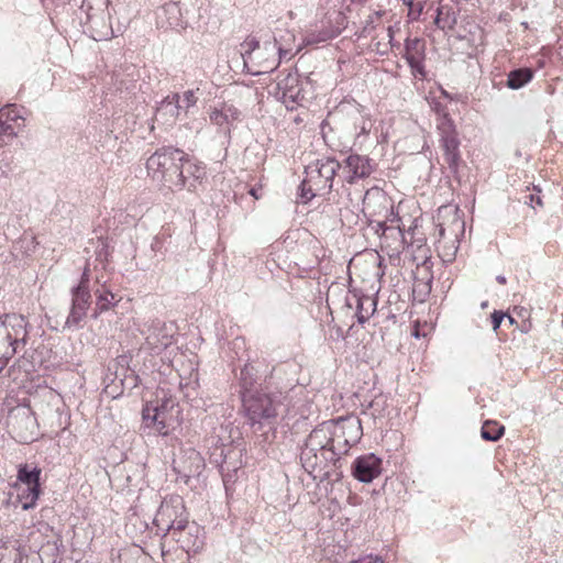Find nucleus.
I'll return each instance as SVG.
<instances>
[{
  "instance_id": "f257e3e1",
  "label": "nucleus",
  "mask_w": 563,
  "mask_h": 563,
  "mask_svg": "<svg viewBox=\"0 0 563 563\" xmlns=\"http://www.w3.org/2000/svg\"><path fill=\"white\" fill-rule=\"evenodd\" d=\"M146 169L153 180L162 183L172 190H181L187 185L185 173L189 177L188 191H196L206 178V167L189 158L183 150L174 146L157 148L146 161Z\"/></svg>"
},
{
  "instance_id": "f03ea898",
  "label": "nucleus",
  "mask_w": 563,
  "mask_h": 563,
  "mask_svg": "<svg viewBox=\"0 0 563 563\" xmlns=\"http://www.w3.org/2000/svg\"><path fill=\"white\" fill-rule=\"evenodd\" d=\"M245 416L254 431H262L264 426L272 427L282 405L280 395L271 394L264 389L255 393L243 394L242 398Z\"/></svg>"
},
{
  "instance_id": "7ed1b4c3",
  "label": "nucleus",
  "mask_w": 563,
  "mask_h": 563,
  "mask_svg": "<svg viewBox=\"0 0 563 563\" xmlns=\"http://www.w3.org/2000/svg\"><path fill=\"white\" fill-rule=\"evenodd\" d=\"M70 294V309L63 329L79 330L84 328V320L86 319L88 309L91 305L88 267L85 268L79 283L71 288Z\"/></svg>"
},
{
  "instance_id": "20e7f679",
  "label": "nucleus",
  "mask_w": 563,
  "mask_h": 563,
  "mask_svg": "<svg viewBox=\"0 0 563 563\" xmlns=\"http://www.w3.org/2000/svg\"><path fill=\"white\" fill-rule=\"evenodd\" d=\"M290 51L283 48L278 41H266L257 49L256 53L245 64L247 73L253 76L269 74L274 71L280 64L282 59L287 58Z\"/></svg>"
},
{
  "instance_id": "39448f33",
  "label": "nucleus",
  "mask_w": 563,
  "mask_h": 563,
  "mask_svg": "<svg viewBox=\"0 0 563 563\" xmlns=\"http://www.w3.org/2000/svg\"><path fill=\"white\" fill-rule=\"evenodd\" d=\"M310 459L305 456V449H301L300 461L302 467L309 473L313 474L316 471L323 472L321 475V479H331L333 482H339L343 474L341 468V464L338 461V453L331 451V449L325 448L320 451H312Z\"/></svg>"
},
{
  "instance_id": "423d86ee",
  "label": "nucleus",
  "mask_w": 563,
  "mask_h": 563,
  "mask_svg": "<svg viewBox=\"0 0 563 563\" xmlns=\"http://www.w3.org/2000/svg\"><path fill=\"white\" fill-rule=\"evenodd\" d=\"M188 519L184 501L180 497H172L169 500L162 501L154 518V525L157 532L163 536H169L173 531L179 530V527Z\"/></svg>"
},
{
  "instance_id": "0eeeda50",
  "label": "nucleus",
  "mask_w": 563,
  "mask_h": 563,
  "mask_svg": "<svg viewBox=\"0 0 563 563\" xmlns=\"http://www.w3.org/2000/svg\"><path fill=\"white\" fill-rule=\"evenodd\" d=\"M172 330L173 327L167 325L166 322L154 319L150 323L144 324L141 333L145 338V345L148 350L159 353L172 344Z\"/></svg>"
},
{
  "instance_id": "6e6552de",
  "label": "nucleus",
  "mask_w": 563,
  "mask_h": 563,
  "mask_svg": "<svg viewBox=\"0 0 563 563\" xmlns=\"http://www.w3.org/2000/svg\"><path fill=\"white\" fill-rule=\"evenodd\" d=\"M179 527V530L173 531L169 536L187 553L199 552L205 543L203 530L196 522H189L188 519Z\"/></svg>"
},
{
  "instance_id": "1a4fd4ad",
  "label": "nucleus",
  "mask_w": 563,
  "mask_h": 563,
  "mask_svg": "<svg viewBox=\"0 0 563 563\" xmlns=\"http://www.w3.org/2000/svg\"><path fill=\"white\" fill-rule=\"evenodd\" d=\"M110 0H82L81 11L86 14V25L91 32H97V35L92 34L95 40H101L103 34L99 32V27L104 25V20L109 16L108 7ZM107 35V33H104Z\"/></svg>"
},
{
  "instance_id": "9d476101",
  "label": "nucleus",
  "mask_w": 563,
  "mask_h": 563,
  "mask_svg": "<svg viewBox=\"0 0 563 563\" xmlns=\"http://www.w3.org/2000/svg\"><path fill=\"white\" fill-rule=\"evenodd\" d=\"M362 212L365 218H374L378 216L387 219L388 213H394L393 203L383 190L372 188L364 195Z\"/></svg>"
},
{
  "instance_id": "9b49d317",
  "label": "nucleus",
  "mask_w": 563,
  "mask_h": 563,
  "mask_svg": "<svg viewBox=\"0 0 563 563\" xmlns=\"http://www.w3.org/2000/svg\"><path fill=\"white\" fill-rule=\"evenodd\" d=\"M205 466L203 457L195 449L184 451L179 459L173 462L174 471L185 483H188L191 477L199 476Z\"/></svg>"
},
{
  "instance_id": "f8f14e48",
  "label": "nucleus",
  "mask_w": 563,
  "mask_h": 563,
  "mask_svg": "<svg viewBox=\"0 0 563 563\" xmlns=\"http://www.w3.org/2000/svg\"><path fill=\"white\" fill-rule=\"evenodd\" d=\"M383 470V461L374 453L361 455L354 460L351 466L352 475L362 483H372Z\"/></svg>"
},
{
  "instance_id": "ddd939ff",
  "label": "nucleus",
  "mask_w": 563,
  "mask_h": 563,
  "mask_svg": "<svg viewBox=\"0 0 563 563\" xmlns=\"http://www.w3.org/2000/svg\"><path fill=\"white\" fill-rule=\"evenodd\" d=\"M41 468L34 466L30 467L29 464H21L18 468V479L23 485L27 486V492L31 495V501H23L22 508L24 510L31 509L36 505V500L41 494L40 476Z\"/></svg>"
},
{
  "instance_id": "4468645a",
  "label": "nucleus",
  "mask_w": 563,
  "mask_h": 563,
  "mask_svg": "<svg viewBox=\"0 0 563 563\" xmlns=\"http://www.w3.org/2000/svg\"><path fill=\"white\" fill-rule=\"evenodd\" d=\"M331 430H332V421L323 422L317 428H314L306 439L305 445V456L308 459L311 456L312 451H320L321 449H325L330 446L331 441Z\"/></svg>"
},
{
  "instance_id": "2eb2a0df",
  "label": "nucleus",
  "mask_w": 563,
  "mask_h": 563,
  "mask_svg": "<svg viewBox=\"0 0 563 563\" xmlns=\"http://www.w3.org/2000/svg\"><path fill=\"white\" fill-rule=\"evenodd\" d=\"M343 163V168L350 173L346 177L349 184H353L356 179L366 178L373 172L372 159L366 156L350 154Z\"/></svg>"
},
{
  "instance_id": "dca6fc26",
  "label": "nucleus",
  "mask_w": 563,
  "mask_h": 563,
  "mask_svg": "<svg viewBox=\"0 0 563 563\" xmlns=\"http://www.w3.org/2000/svg\"><path fill=\"white\" fill-rule=\"evenodd\" d=\"M333 427L339 431H343V437L350 440L354 445L361 440L363 435L361 419L356 416L342 417L333 421Z\"/></svg>"
},
{
  "instance_id": "f3484780",
  "label": "nucleus",
  "mask_w": 563,
  "mask_h": 563,
  "mask_svg": "<svg viewBox=\"0 0 563 563\" xmlns=\"http://www.w3.org/2000/svg\"><path fill=\"white\" fill-rule=\"evenodd\" d=\"M346 306L350 308H353L355 306V314L357 318V322L363 324L372 316L373 311L375 310L376 303L368 296H358L356 294H353L351 297L346 298Z\"/></svg>"
},
{
  "instance_id": "a211bd4d",
  "label": "nucleus",
  "mask_w": 563,
  "mask_h": 563,
  "mask_svg": "<svg viewBox=\"0 0 563 563\" xmlns=\"http://www.w3.org/2000/svg\"><path fill=\"white\" fill-rule=\"evenodd\" d=\"M278 88L283 91V97L292 102H300L305 99L301 81L297 74H288L278 82Z\"/></svg>"
},
{
  "instance_id": "6ab92c4d",
  "label": "nucleus",
  "mask_w": 563,
  "mask_h": 563,
  "mask_svg": "<svg viewBox=\"0 0 563 563\" xmlns=\"http://www.w3.org/2000/svg\"><path fill=\"white\" fill-rule=\"evenodd\" d=\"M307 167L317 173L316 177H323L328 183L333 185L334 176L342 167V164L332 157H328L324 159H318L314 164Z\"/></svg>"
},
{
  "instance_id": "aec40b11",
  "label": "nucleus",
  "mask_w": 563,
  "mask_h": 563,
  "mask_svg": "<svg viewBox=\"0 0 563 563\" xmlns=\"http://www.w3.org/2000/svg\"><path fill=\"white\" fill-rule=\"evenodd\" d=\"M241 112L233 106H225L222 110L214 109L210 113V120L213 124L228 125L227 133H230L231 126L240 120Z\"/></svg>"
},
{
  "instance_id": "412c9836",
  "label": "nucleus",
  "mask_w": 563,
  "mask_h": 563,
  "mask_svg": "<svg viewBox=\"0 0 563 563\" xmlns=\"http://www.w3.org/2000/svg\"><path fill=\"white\" fill-rule=\"evenodd\" d=\"M440 142H441V147L444 152L443 156H444L445 163L448 164V166L452 173H454V174L457 173L460 161H461L460 151H459V146H460L459 139L440 140Z\"/></svg>"
},
{
  "instance_id": "4be33fe9",
  "label": "nucleus",
  "mask_w": 563,
  "mask_h": 563,
  "mask_svg": "<svg viewBox=\"0 0 563 563\" xmlns=\"http://www.w3.org/2000/svg\"><path fill=\"white\" fill-rule=\"evenodd\" d=\"M97 297L96 307L91 314L93 319H97L102 312L108 311L110 308L117 306L119 299H117V295L110 290H100L97 289L95 291Z\"/></svg>"
},
{
  "instance_id": "5701e85b",
  "label": "nucleus",
  "mask_w": 563,
  "mask_h": 563,
  "mask_svg": "<svg viewBox=\"0 0 563 563\" xmlns=\"http://www.w3.org/2000/svg\"><path fill=\"white\" fill-rule=\"evenodd\" d=\"M241 397L243 394L255 393L258 389L257 385V369L252 364H245L240 373Z\"/></svg>"
},
{
  "instance_id": "b1692460",
  "label": "nucleus",
  "mask_w": 563,
  "mask_h": 563,
  "mask_svg": "<svg viewBox=\"0 0 563 563\" xmlns=\"http://www.w3.org/2000/svg\"><path fill=\"white\" fill-rule=\"evenodd\" d=\"M533 78V70L528 67L516 68L508 74L507 87L512 90H518L525 85L530 82Z\"/></svg>"
},
{
  "instance_id": "393cba45",
  "label": "nucleus",
  "mask_w": 563,
  "mask_h": 563,
  "mask_svg": "<svg viewBox=\"0 0 563 563\" xmlns=\"http://www.w3.org/2000/svg\"><path fill=\"white\" fill-rule=\"evenodd\" d=\"M343 431H338L333 426L331 430V441L330 446L331 451H334L338 453V461L341 462L342 455H345L349 450L354 445L353 443H350L349 439H345L343 437Z\"/></svg>"
},
{
  "instance_id": "a878e982",
  "label": "nucleus",
  "mask_w": 563,
  "mask_h": 563,
  "mask_svg": "<svg viewBox=\"0 0 563 563\" xmlns=\"http://www.w3.org/2000/svg\"><path fill=\"white\" fill-rule=\"evenodd\" d=\"M457 23V14L453 10L452 7L449 5H440L437 9V16L434 19V24L444 30L445 27L453 29Z\"/></svg>"
},
{
  "instance_id": "bb28decb",
  "label": "nucleus",
  "mask_w": 563,
  "mask_h": 563,
  "mask_svg": "<svg viewBox=\"0 0 563 563\" xmlns=\"http://www.w3.org/2000/svg\"><path fill=\"white\" fill-rule=\"evenodd\" d=\"M181 109L183 104H180V96L178 93H173L172 96H167L161 102L157 108V114H169L172 118L176 119Z\"/></svg>"
},
{
  "instance_id": "cd10ccee",
  "label": "nucleus",
  "mask_w": 563,
  "mask_h": 563,
  "mask_svg": "<svg viewBox=\"0 0 563 563\" xmlns=\"http://www.w3.org/2000/svg\"><path fill=\"white\" fill-rule=\"evenodd\" d=\"M505 433V427L497 421L487 420L481 429V435L485 441L496 442Z\"/></svg>"
},
{
  "instance_id": "c85d7f7f",
  "label": "nucleus",
  "mask_w": 563,
  "mask_h": 563,
  "mask_svg": "<svg viewBox=\"0 0 563 563\" xmlns=\"http://www.w3.org/2000/svg\"><path fill=\"white\" fill-rule=\"evenodd\" d=\"M3 321H5L7 329H9V327H11L14 330L13 338H18L20 332L23 333V338L20 339V343L25 344L26 343V334H27V331L25 329L27 322H26L25 318L23 316L12 314V316H5V319Z\"/></svg>"
},
{
  "instance_id": "c756f323",
  "label": "nucleus",
  "mask_w": 563,
  "mask_h": 563,
  "mask_svg": "<svg viewBox=\"0 0 563 563\" xmlns=\"http://www.w3.org/2000/svg\"><path fill=\"white\" fill-rule=\"evenodd\" d=\"M306 174L311 183L312 189L318 192L319 196H325L331 192L333 186L328 183L323 177H316L317 173L306 167Z\"/></svg>"
},
{
  "instance_id": "7c9ffc66",
  "label": "nucleus",
  "mask_w": 563,
  "mask_h": 563,
  "mask_svg": "<svg viewBox=\"0 0 563 563\" xmlns=\"http://www.w3.org/2000/svg\"><path fill=\"white\" fill-rule=\"evenodd\" d=\"M426 42L422 38H407L404 57H424Z\"/></svg>"
},
{
  "instance_id": "2f4dec72",
  "label": "nucleus",
  "mask_w": 563,
  "mask_h": 563,
  "mask_svg": "<svg viewBox=\"0 0 563 563\" xmlns=\"http://www.w3.org/2000/svg\"><path fill=\"white\" fill-rule=\"evenodd\" d=\"M438 130L441 136L440 140L457 139L454 122L448 113H443L439 119Z\"/></svg>"
},
{
  "instance_id": "473e14b6",
  "label": "nucleus",
  "mask_w": 563,
  "mask_h": 563,
  "mask_svg": "<svg viewBox=\"0 0 563 563\" xmlns=\"http://www.w3.org/2000/svg\"><path fill=\"white\" fill-rule=\"evenodd\" d=\"M260 47V41H257L253 36H247L243 41V43H241V56L243 58L244 65L246 64V62L250 60V58L253 56L254 53L257 52Z\"/></svg>"
},
{
  "instance_id": "72a5a7b5",
  "label": "nucleus",
  "mask_w": 563,
  "mask_h": 563,
  "mask_svg": "<svg viewBox=\"0 0 563 563\" xmlns=\"http://www.w3.org/2000/svg\"><path fill=\"white\" fill-rule=\"evenodd\" d=\"M316 196H319L318 192L312 189L309 178L306 177L299 186V197L301 202L307 203Z\"/></svg>"
},
{
  "instance_id": "f704fd0d",
  "label": "nucleus",
  "mask_w": 563,
  "mask_h": 563,
  "mask_svg": "<svg viewBox=\"0 0 563 563\" xmlns=\"http://www.w3.org/2000/svg\"><path fill=\"white\" fill-rule=\"evenodd\" d=\"M142 418L146 427H150L152 423L158 421V418H161L159 409L153 408L151 404H146L142 409Z\"/></svg>"
},
{
  "instance_id": "c9c22d12",
  "label": "nucleus",
  "mask_w": 563,
  "mask_h": 563,
  "mask_svg": "<svg viewBox=\"0 0 563 563\" xmlns=\"http://www.w3.org/2000/svg\"><path fill=\"white\" fill-rule=\"evenodd\" d=\"M405 59L407 60L412 74L416 77H420L421 79L426 77V70L423 66L424 57H406Z\"/></svg>"
},
{
  "instance_id": "e433bc0d",
  "label": "nucleus",
  "mask_w": 563,
  "mask_h": 563,
  "mask_svg": "<svg viewBox=\"0 0 563 563\" xmlns=\"http://www.w3.org/2000/svg\"><path fill=\"white\" fill-rule=\"evenodd\" d=\"M368 227L377 234L382 235L387 230L385 220H375L374 218H366Z\"/></svg>"
},
{
  "instance_id": "4c0bfd02",
  "label": "nucleus",
  "mask_w": 563,
  "mask_h": 563,
  "mask_svg": "<svg viewBox=\"0 0 563 563\" xmlns=\"http://www.w3.org/2000/svg\"><path fill=\"white\" fill-rule=\"evenodd\" d=\"M5 112H0V134L12 136L15 134L14 128L4 120Z\"/></svg>"
},
{
  "instance_id": "58836bf2",
  "label": "nucleus",
  "mask_w": 563,
  "mask_h": 563,
  "mask_svg": "<svg viewBox=\"0 0 563 563\" xmlns=\"http://www.w3.org/2000/svg\"><path fill=\"white\" fill-rule=\"evenodd\" d=\"M198 101V98L196 97L195 95V91L194 90H187L184 92V96H183V108L185 109H189L191 107H194Z\"/></svg>"
},
{
  "instance_id": "ea45409f",
  "label": "nucleus",
  "mask_w": 563,
  "mask_h": 563,
  "mask_svg": "<svg viewBox=\"0 0 563 563\" xmlns=\"http://www.w3.org/2000/svg\"><path fill=\"white\" fill-rule=\"evenodd\" d=\"M506 317V313L503 312V311H499V310H495L493 313H492V325H493V330L494 331H497L501 324V322L504 321Z\"/></svg>"
},
{
  "instance_id": "a19ab883",
  "label": "nucleus",
  "mask_w": 563,
  "mask_h": 563,
  "mask_svg": "<svg viewBox=\"0 0 563 563\" xmlns=\"http://www.w3.org/2000/svg\"><path fill=\"white\" fill-rule=\"evenodd\" d=\"M523 198H525V202L531 207H534V205H537L539 207L543 206L541 197L537 194L530 192V194L525 195Z\"/></svg>"
},
{
  "instance_id": "79ce46f5",
  "label": "nucleus",
  "mask_w": 563,
  "mask_h": 563,
  "mask_svg": "<svg viewBox=\"0 0 563 563\" xmlns=\"http://www.w3.org/2000/svg\"><path fill=\"white\" fill-rule=\"evenodd\" d=\"M156 431L159 433V434H163V435H166L167 434V426H166V422H165V417L162 416L161 418H158V421L152 423Z\"/></svg>"
},
{
  "instance_id": "37998d69",
  "label": "nucleus",
  "mask_w": 563,
  "mask_h": 563,
  "mask_svg": "<svg viewBox=\"0 0 563 563\" xmlns=\"http://www.w3.org/2000/svg\"><path fill=\"white\" fill-rule=\"evenodd\" d=\"M0 112H5L4 120L7 121H15L19 118V114L11 107L3 108Z\"/></svg>"
},
{
  "instance_id": "c03bdc74",
  "label": "nucleus",
  "mask_w": 563,
  "mask_h": 563,
  "mask_svg": "<svg viewBox=\"0 0 563 563\" xmlns=\"http://www.w3.org/2000/svg\"><path fill=\"white\" fill-rule=\"evenodd\" d=\"M170 402L169 399H164L161 405L153 406V408H158L161 412V417L165 415L168 404Z\"/></svg>"
},
{
  "instance_id": "a18cd8bd",
  "label": "nucleus",
  "mask_w": 563,
  "mask_h": 563,
  "mask_svg": "<svg viewBox=\"0 0 563 563\" xmlns=\"http://www.w3.org/2000/svg\"><path fill=\"white\" fill-rule=\"evenodd\" d=\"M21 499H23L24 501H31V495H30V492H27V487L25 489L22 490L21 495H20Z\"/></svg>"
},
{
  "instance_id": "49530a36",
  "label": "nucleus",
  "mask_w": 563,
  "mask_h": 563,
  "mask_svg": "<svg viewBox=\"0 0 563 563\" xmlns=\"http://www.w3.org/2000/svg\"><path fill=\"white\" fill-rule=\"evenodd\" d=\"M130 378H131V380H132V388H133V387H136V386H137V384H139V380H140V379H139V376H137V375L132 374Z\"/></svg>"
},
{
  "instance_id": "de8ad7c7",
  "label": "nucleus",
  "mask_w": 563,
  "mask_h": 563,
  "mask_svg": "<svg viewBox=\"0 0 563 563\" xmlns=\"http://www.w3.org/2000/svg\"><path fill=\"white\" fill-rule=\"evenodd\" d=\"M352 563H377L376 561L373 562L371 559H360L356 561H353Z\"/></svg>"
},
{
  "instance_id": "09e8293b",
  "label": "nucleus",
  "mask_w": 563,
  "mask_h": 563,
  "mask_svg": "<svg viewBox=\"0 0 563 563\" xmlns=\"http://www.w3.org/2000/svg\"><path fill=\"white\" fill-rule=\"evenodd\" d=\"M496 280H497V283H499V284H501V285H505V284H506V282H507V280H506V277H505V276H503V275H498V276L496 277Z\"/></svg>"
},
{
  "instance_id": "8fccbe9b",
  "label": "nucleus",
  "mask_w": 563,
  "mask_h": 563,
  "mask_svg": "<svg viewBox=\"0 0 563 563\" xmlns=\"http://www.w3.org/2000/svg\"><path fill=\"white\" fill-rule=\"evenodd\" d=\"M224 464H225V460L222 461V464L220 465V472L223 476V482L225 483L227 479H225V475H224Z\"/></svg>"
},
{
  "instance_id": "3c124183",
  "label": "nucleus",
  "mask_w": 563,
  "mask_h": 563,
  "mask_svg": "<svg viewBox=\"0 0 563 563\" xmlns=\"http://www.w3.org/2000/svg\"><path fill=\"white\" fill-rule=\"evenodd\" d=\"M189 177H191V175L188 173H185V180L187 181V185L184 186V189L186 188L187 190H188V185H189Z\"/></svg>"
},
{
  "instance_id": "603ef678",
  "label": "nucleus",
  "mask_w": 563,
  "mask_h": 563,
  "mask_svg": "<svg viewBox=\"0 0 563 563\" xmlns=\"http://www.w3.org/2000/svg\"><path fill=\"white\" fill-rule=\"evenodd\" d=\"M505 318H507V319H508V322H509L510 324H514V323L516 322L515 318H514V317H511L510 314H507V313H506V317H505Z\"/></svg>"
},
{
  "instance_id": "864d4df0",
  "label": "nucleus",
  "mask_w": 563,
  "mask_h": 563,
  "mask_svg": "<svg viewBox=\"0 0 563 563\" xmlns=\"http://www.w3.org/2000/svg\"><path fill=\"white\" fill-rule=\"evenodd\" d=\"M444 233H445V229H444L442 225H440V227H439V235H440L441 238H443V236H444Z\"/></svg>"
},
{
  "instance_id": "5fc2aeb1",
  "label": "nucleus",
  "mask_w": 563,
  "mask_h": 563,
  "mask_svg": "<svg viewBox=\"0 0 563 563\" xmlns=\"http://www.w3.org/2000/svg\"><path fill=\"white\" fill-rule=\"evenodd\" d=\"M7 365L3 363V361H0V373L2 372V369L5 367Z\"/></svg>"
},
{
  "instance_id": "6e6d98bb",
  "label": "nucleus",
  "mask_w": 563,
  "mask_h": 563,
  "mask_svg": "<svg viewBox=\"0 0 563 563\" xmlns=\"http://www.w3.org/2000/svg\"><path fill=\"white\" fill-rule=\"evenodd\" d=\"M168 8H169V9H177V5H176V3H173V4H170Z\"/></svg>"
},
{
  "instance_id": "4d7b16f0",
  "label": "nucleus",
  "mask_w": 563,
  "mask_h": 563,
  "mask_svg": "<svg viewBox=\"0 0 563 563\" xmlns=\"http://www.w3.org/2000/svg\"><path fill=\"white\" fill-rule=\"evenodd\" d=\"M487 306V302H483L482 307L485 308Z\"/></svg>"
}]
</instances>
